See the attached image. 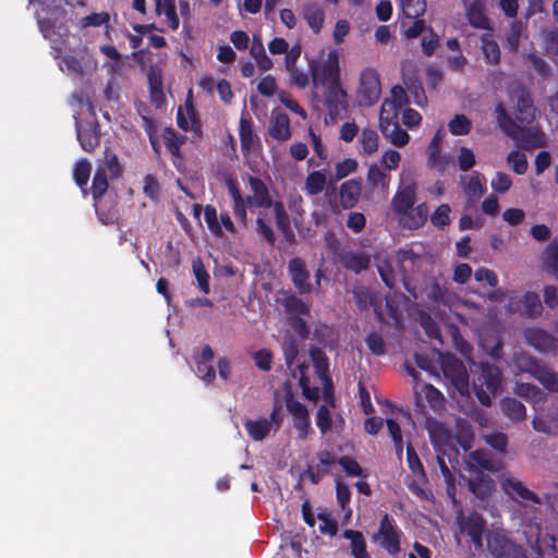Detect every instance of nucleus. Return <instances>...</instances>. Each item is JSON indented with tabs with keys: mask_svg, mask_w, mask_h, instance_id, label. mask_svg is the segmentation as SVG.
Returning a JSON list of instances; mask_svg holds the SVG:
<instances>
[{
	"mask_svg": "<svg viewBox=\"0 0 558 558\" xmlns=\"http://www.w3.org/2000/svg\"><path fill=\"white\" fill-rule=\"evenodd\" d=\"M228 190L233 201L234 216L244 225L247 222L246 210L259 209L256 223L258 233L269 243L275 242V234L266 222L267 211L274 215L279 230L286 232L290 220L281 201L274 199L267 185L255 177L248 178V194L243 197L236 184L228 183Z\"/></svg>",
	"mask_w": 558,
	"mask_h": 558,
	"instance_id": "1",
	"label": "nucleus"
},
{
	"mask_svg": "<svg viewBox=\"0 0 558 558\" xmlns=\"http://www.w3.org/2000/svg\"><path fill=\"white\" fill-rule=\"evenodd\" d=\"M400 185L391 198L390 208L403 228L418 229L426 222L429 208L426 203L415 205L416 183L411 178L410 171L403 169L400 173Z\"/></svg>",
	"mask_w": 558,
	"mask_h": 558,
	"instance_id": "2",
	"label": "nucleus"
},
{
	"mask_svg": "<svg viewBox=\"0 0 558 558\" xmlns=\"http://www.w3.org/2000/svg\"><path fill=\"white\" fill-rule=\"evenodd\" d=\"M416 259L417 256L411 251H399L390 258L385 253H379L376 265L385 284L393 289L399 281L405 284V277L413 270Z\"/></svg>",
	"mask_w": 558,
	"mask_h": 558,
	"instance_id": "3",
	"label": "nucleus"
},
{
	"mask_svg": "<svg viewBox=\"0 0 558 558\" xmlns=\"http://www.w3.org/2000/svg\"><path fill=\"white\" fill-rule=\"evenodd\" d=\"M497 122L500 129L508 135L522 143L525 148L542 147L546 144L545 135L535 126L524 129L515 124L507 114L502 105L496 108Z\"/></svg>",
	"mask_w": 558,
	"mask_h": 558,
	"instance_id": "4",
	"label": "nucleus"
},
{
	"mask_svg": "<svg viewBox=\"0 0 558 558\" xmlns=\"http://www.w3.org/2000/svg\"><path fill=\"white\" fill-rule=\"evenodd\" d=\"M500 385V371L496 366L482 364L481 373L473 381L474 390L478 401L483 405H490L492 398L496 396Z\"/></svg>",
	"mask_w": 558,
	"mask_h": 558,
	"instance_id": "5",
	"label": "nucleus"
},
{
	"mask_svg": "<svg viewBox=\"0 0 558 558\" xmlns=\"http://www.w3.org/2000/svg\"><path fill=\"white\" fill-rule=\"evenodd\" d=\"M438 354L444 376L450 381L452 388L461 396L469 395V374L464 364L451 354Z\"/></svg>",
	"mask_w": 558,
	"mask_h": 558,
	"instance_id": "6",
	"label": "nucleus"
},
{
	"mask_svg": "<svg viewBox=\"0 0 558 558\" xmlns=\"http://www.w3.org/2000/svg\"><path fill=\"white\" fill-rule=\"evenodd\" d=\"M312 80L317 88H325L340 82V65L336 50L329 51L320 63H310Z\"/></svg>",
	"mask_w": 558,
	"mask_h": 558,
	"instance_id": "7",
	"label": "nucleus"
},
{
	"mask_svg": "<svg viewBox=\"0 0 558 558\" xmlns=\"http://www.w3.org/2000/svg\"><path fill=\"white\" fill-rule=\"evenodd\" d=\"M428 430L430 438L438 451L437 461L440 468V471L447 483L451 482L452 475L450 473L449 468L447 466L444 457L448 456L449 460H451V447H452V438L449 430L439 423L430 422L428 424Z\"/></svg>",
	"mask_w": 558,
	"mask_h": 558,
	"instance_id": "8",
	"label": "nucleus"
},
{
	"mask_svg": "<svg viewBox=\"0 0 558 558\" xmlns=\"http://www.w3.org/2000/svg\"><path fill=\"white\" fill-rule=\"evenodd\" d=\"M500 485L511 499L524 507H530L532 517L535 518L536 507L542 505V499L536 493L529 489L522 481L512 476L504 477Z\"/></svg>",
	"mask_w": 558,
	"mask_h": 558,
	"instance_id": "9",
	"label": "nucleus"
},
{
	"mask_svg": "<svg viewBox=\"0 0 558 558\" xmlns=\"http://www.w3.org/2000/svg\"><path fill=\"white\" fill-rule=\"evenodd\" d=\"M515 363L521 372L531 374L547 390L558 393V374L546 366L539 365L533 357L522 354L517 356Z\"/></svg>",
	"mask_w": 558,
	"mask_h": 558,
	"instance_id": "10",
	"label": "nucleus"
},
{
	"mask_svg": "<svg viewBox=\"0 0 558 558\" xmlns=\"http://www.w3.org/2000/svg\"><path fill=\"white\" fill-rule=\"evenodd\" d=\"M39 29L46 39L53 44L63 41L68 37L69 29L65 25V12L58 7L51 12V16H38Z\"/></svg>",
	"mask_w": 558,
	"mask_h": 558,
	"instance_id": "11",
	"label": "nucleus"
},
{
	"mask_svg": "<svg viewBox=\"0 0 558 558\" xmlns=\"http://www.w3.org/2000/svg\"><path fill=\"white\" fill-rule=\"evenodd\" d=\"M357 99L363 106H373L380 97L381 86L378 73L373 69H364L360 74Z\"/></svg>",
	"mask_w": 558,
	"mask_h": 558,
	"instance_id": "12",
	"label": "nucleus"
},
{
	"mask_svg": "<svg viewBox=\"0 0 558 558\" xmlns=\"http://www.w3.org/2000/svg\"><path fill=\"white\" fill-rule=\"evenodd\" d=\"M86 110L89 118H87L85 121L78 117H75L76 132L77 140L80 141L82 148L86 151H92L95 147L98 146L100 134L98 131V125L95 121L94 112L92 111L89 105H86Z\"/></svg>",
	"mask_w": 558,
	"mask_h": 558,
	"instance_id": "13",
	"label": "nucleus"
},
{
	"mask_svg": "<svg viewBox=\"0 0 558 558\" xmlns=\"http://www.w3.org/2000/svg\"><path fill=\"white\" fill-rule=\"evenodd\" d=\"M374 541L391 555L400 551L399 531L388 514L381 518L379 530L374 536Z\"/></svg>",
	"mask_w": 558,
	"mask_h": 558,
	"instance_id": "14",
	"label": "nucleus"
},
{
	"mask_svg": "<svg viewBox=\"0 0 558 558\" xmlns=\"http://www.w3.org/2000/svg\"><path fill=\"white\" fill-rule=\"evenodd\" d=\"M286 407L292 416L293 426L298 432L300 439H305L311 432V420L307 408L295 400L291 395L286 399Z\"/></svg>",
	"mask_w": 558,
	"mask_h": 558,
	"instance_id": "15",
	"label": "nucleus"
},
{
	"mask_svg": "<svg viewBox=\"0 0 558 558\" xmlns=\"http://www.w3.org/2000/svg\"><path fill=\"white\" fill-rule=\"evenodd\" d=\"M324 101L332 119L348 109V94L341 82L323 88Z\"/></svg>",
	"mask_w": 558,
	"mask_h": 558,
	"instance_id": "16",
	"label": "nucleus"
},
{
	"mask_svg": "<svg viewBox=\"0 0 558 558\" xmlns=\"http://www.w3.org/2000/svg\"><path fill=\"white\" fill-rule=\"evenodd\" d=\"M278 412L279 409L275 408L269 417L246 421L244 426L247 434L256 441L265 439L271 430H276L280 426Z\"/></svg>",
	"mask_w": 558,
	"mask_h": 558,
	"instance_id": "17",
	"label": "nucleus"
},
{
	"mask_svg": "<svg viewBox=\"0 0 558 558\" xmlns=\"http://www.w3.org/2000/svg\"><path fill=\"white\" fill-rule=\"evenodd\" d=\"M414 395L416 404L422 410L427 405L435 412H440L445 409L446 399L441 391L430 384H423L415 386Z\"/></svg>",
	"mask_w": 558,
	"mask_h": 558,
	"instance_id": "18",
	"label": "nucleus"
},
{
	"mask_svg": "<svg viewBox=\"0 0 558 558\" xmlns=\"http://www.w3.org/2000/svg\"><path fill=\"white\" fill-rule=\"evenodd\" d=\"M460 532L470 536L475 549L482 550L484 547L482 534L485 529V520L477 513H470L464 517L459 515Z\"/></svg>",
	"mask_w": 558,
	"mask_h": 558,
	"instance_id": "19",
	"label": "nucleus"
},
{
	"mask_svg": "<svg viewBox=\"0 0 558 558\" xmlns=\"http://www.w3.org/2000/svg\"><path fill=\"white\" fill-rule=\"evenodd\" d=\"M487 550L496 558H509L514 545L502 531H489L486 535Z\"/></svg>",
	"mask_w": 558,
	"mask_h": 558,
	"instance_id": "20",
	"label": "nucleus"
},
{
	"mask_svg": "<svg viewBox=\"0 0 558 558\" xmlns=\"http://www.w3.org/2000/svg\"><path fill=\"white\" fill-rule=\"evenodd\" d=\"M58 65L59 69L68 75L83 77L88 71L96 68V62L92 58L82 61L73 56H64L59 61Z\"/></svg>",
	"mask_w": 558,
	"mask_h": 558,
	"instance_id": "21",
	"label": "nucleus"
},
{
	"mask_svg": "<svg viewBox=\"0 0 558 558\" xmlns=\"http://www.w3.org/2000/svg\"><path fill=\"white\" fill-rule=\"evenodd\" d=\"M162 71V64H150L147 70L150 99L156 107H160L165 102Z\"/></svg>",
	"mask_w": 558,
	"mask_h": 558,
	"instance_id": "22",
	"label": "nucleus"
},
{
	"mask_svg": "<svg viewBox=\"0 0 558 558\" xmlns=\"http://www.w3.org/2000/svg\"><path fill=\"white\" fill-rule=\"evenodd\" d=\"M289 274L294 287L300 293H308L312 291L313 287L310 281V272L302 259L296 257L290 260Z\"/></svg>",
	"mask_w": 558,
	"mask_h": 558,
	"instance_id": "23",
	"label": "nucleus"
},
{
	"mask_svg": "<svg viewBox=\"0 0 558 558\" xmlns=\"http://www.w3.org/2000/svg\"><path fill=\"white\" fill-rule=\"evenodd\" d=\"M524 337L530 345L541 352H547L556 348V339L547 331L539 328H527Z\"/></svg>",
	"mask_w": 558,
	"mask_h": 558,
	"instance_id": "24",
	"label": "nucleus"
},
{
	"mask_svg": "<svg viewBox=\"0 0 558 558\" xmlns=\"http://www.w3.org/2000/svg\"><path fill=\"white\" fill-rule=\"evenodd\" d=\"M269 134L272 138L284 142L291 137L289 117L281 111H272L269 125Z\"/></svg>",
	"mask_w": 558,
	"mask_h": 558,
	"instance_id": "25",
	"label": "nucleus"
},
{
	"mask_svg": "<svg viewBox=\"0 0 558 558\" xmlns=\"http://www.w3.org/2000/svg\"><path fill=\"white\" fill-rule=\"evenodd\" d=\"M178 125L185 132L198 131V122L196 118V111L193 107L191 97H187L183 106H180L177 114Z\"/></svg>",
	"mask_w": 558,
	"mask_h": 558,
	"instance_id": "26",
	"label": "nucleus"
},
{
	"mask_svg": "<svg viewBox=\"0 0 558 558\" xmlns=\"http://www.w3.org/2000/svg\"><path fill=\"white\" fill-rule=\"evenodd\" d=\"M468 1L469 0L463 2L470 24L476 28L487 29L489 27V20L484 13V4L482 0H475L471 3H468Z\"/></svg>",
	"mask_w": 558,
	"mask_h": 558,
	"instance_id": "27",
	"label": "nucleus"
},
{
	"mask_svg": "<svg viewBox=\"0 0 558 558\" xmlns=\"http://www.w3.org/2000/svg\"><path fill=\"white\" fill-rule=\"evenodd\" d=\"M485 178L477 172L461 177V184L465 195L470 199H477L484 192Z\"/></svg>",
	"mask_w": 558,
	"mask_h": 558,
	"instance_id": "28",
	"label": "nucleus"
},
{
	"mask_svg": "<svg viewBox=\"0 0 558 558\" xmlns=\"http://www.w3.org/2000/svg\"><path fill=\"white\" fill-rule=\"evenodd\" d=\"M308 368L305 364H296L292 369V375L299 378V385L302 389V395L308 401L316 403L319 399V390L317 387L310 386V379L305 374V371Z\"/></svg>",
	"mask_w": 558,
	"mask_h": 558,
	"instance_id": "29",
	"label": "nucleus"
},
{
	"mask_svg": "<svg viewBox=\"0 0 558 558\" xmlns=\"http://www.w3.org/2000/svg\"><path fill=\"white\" fill-rule=\"evenodd\" d=\"M466 464L470 470L481 468L490 472H497L500 469V462L492 459L486 451L482 450L470 453Z\"/></svg>",
	"mask_w": 558,
	"mask_h": 558,
	"instance_id": "30",
	"label": "nucleus"
},
{
	"mask_svg": "<svg viewBox=\"0 0 558 558\" xmlns=\"http://www.w3.org/2000/svg\"><path fill=\"white\" fill-rule=\"evenodd\" d=\"M361 195V183L356 180H349L341 184L339 196L343 208H352Z\"/></svg>",
	"mask_w": 558,
	"mask_h": 558,
	"instance_id": "31",
	"label": "nucleus"
},
{
	"mask_svg": "<svg viewBox=\"0 0 558 558\" xmlns=\"http://www.w3.org/2000/svg\"><path fill=\"white\" fill-rule=\"evenodd\" d=\"M535 109L530 96L521 90L517 96L515 119L520 123H530L534 119Z\"/></svg>",
	"mask_w": 558,
	"mask_h": 558,
	"instance_id": "32",
	"label": "nucleus"
},
{
	"mask_svg": "<svg viewBox=\"0 0 558 558\" xmlns=\"http://www.w3.org/2000/svg\"><path fill=\"white\" fill-rule=\"evenodd\" d=\"M359 149L363 155H374L379 148V136L375 130L365 128L359 136Z\"/></svg>",
	"mask_w": 558,
	"mask_h": 558,
	"instance_id": "33",
	"label": "nucleus"
},
{
	"mask_svg": "<svg viewBox=\"0 0 558 558\" xmlns=\"http://www.w3.org/2000/svg\"><path fill=\"white\" fill-rule=\"evenodd\" d=\"M303 17L313 33L318 34L325 21L324 10L316 4H307L303 9Z\"/></svg>",
	"mask_w": 558,
	"mask_h": 558,
	"instance_id": "34",
	"label": "nucleus"
},
{
	"mask_svg": "<svg viewBox=\"0 0 558 558\" xmlns=\"http://www.w3.org/2000/svg\"><path fill=\"white\" fill-rule=\"evenodd\" d=\"M327 184V177L322 171L315 170L306 175L304 191L308 196L322 193Z\"/></svg>",
	"mask_w": 558,
	"mask_h": 558,
	"instance_id": "35",
	"label": "nucleus"
},
{
	"mask_svg": "<svg viewBox=\"0 0 558 558\" xmlns=\"http://www.w3.org/2000/svg\"><path fill=\"white\" fill-rule=\"evenodd\" d=\"M514 392L534 405L545 402L546 400V395L532 384H517Z\"/></svg>",
	"mask_w": 558,
	"mask_h": 558,
	"instance_id": "36",
	"label": "nucleus"
},
{
	"mask_svg": "<svg viewBox=\"0 0 558 558\" xmlns=\"http://www.w3.org/2000/svg\"><path fill=\"white\" fill-rule=\"evenodd\" d=\"M240 141L243 151H250L256 145V136L253 132L252 121L244 114L240 120Z\"/></svg>",
	"mask_w": 558,
	"mask_h": 558,
	"instance_id": "37",
	"label": "nucleus"
},
{
	"mask_svg": "<svg viewBox=\"0 0 558 558\" xmlns=\"http://www.w3.org/2000/svg\"><path fill=\"white\" fill-rule=\"evenodd\" d=\"M400 108L393 105V102L387 101L386 99L381 104L379 113V129L386 131L388 126L398 123V114Z\"/></svg>",
	"mask_w": 558,
	"mask_h": 558,
	"instance_id": "38",
	"label": "nucleus"
},
{
	"mask_svg": "<svg viewBox=\"0 0 558 558\" xmlns=\"http://www.w3.org/2000/svg\"><path fill=\"white\" fill-rule=\"evenodd\" d=\"M279 302L284 307L286 312L291 316H298L308 313L310 306L302 299L293 294H284Z\"/></svg>",
	"mask_w": 558,
	"mask_h": 558,
	"instance_id": "39",
	"label": "nucleus"
},
{
	"mask_svg": "<svg viewBox=\"0 0 558 558\" xmlns=\"http://www.w3.org/2000/svg\"><path fill=\"white\" fill-rule=\"evenodd\" d=\"M156 12L165 15L169 26L175 31L179 27V17L175 12L174 0H156Z\"/></svg>",
	"mask_w": 558,
	"mask_h": 558,
	"instance_id": "40",
	"label": "nucleus"
},
{
	"mask_svg": "<svg viewBox=\"0 0 558 558\" xmlns=\"http://www.w3.org/2000/svg\"><path fill=\"white\" fill-rule=\"evenodd\" d=\"M482 51L487 62L497 64L500 60V49L492 34H484L481 38Z\"/></svg>",
	"mask_w": 558,
	"mask_h": 558,
	"instance_id": "41",
	"label": "nucleus"
},
{
	"mask_svg": "<svg viewBox=\"0 0 558 558\" xmlns=\"http://www.w3.org/2000/svg\"><path fill=\"white\" fill-rule=\"evenodd\" d=\"M504 413L513 421H522L526 417V409L523 403L513 399L506 398L501 401Z\"/></svg>",
	"mask_w": 558,
	"mask_h": 558,
	"instance_id": "42",
	"label": "nucleus"
},
{
	"mask_svg": "<svg viewBox=\"0 0 558 558\" xmlns=\"http://www.w3.org/2000/svg\"><path fill=\"white\" fill-rule=\"evenodd\" d=\"M367 182L375 189H381L386 191L389 186V175L381 167L374 163L368 168Z\"/></svg>",
	"mask_w": 558,
	"mask_h": 558,
	"instance_id": "43",
	"label": "nucleus"
},
{
	"mask_svg": "<svg viewBox=\"0 0 558 558\" xmlns=\"http://www.w3.org/2000/svg\"><path fill=\"white\" fill-rule=\"evenodd\" d=\"M343 537L350 539L351 550L354 558H366V544L361 532L353 530H345Z\"/></svg>",
	"mask_w": 558,
	"mask_h": 558,
	"instance_id": "44",
	"label": "nucleus"
},
{
	"mask_svg": "<svg viewBox=\"0 0 558 558\" xmlns=\"http://www.w3.org/2000/svg\"><path fill=\"white\" fill-rule=\"evenodd\" d=\"M457 435L452 438V447L453 449L454 442H458L464 450H468L471 447L472 440H473V432L469 423L459 420L457 422Z\"/></svg>",
	"mask_w": 558,
	"mask_h": 558,
	"instance_id": "45",
	"label": "nucleus"
},
{
	"mask_svg": "<svg viewBox=\"0 0 558 558\" xmlns=\"http://www.w3.org/2000/svg\"><path fill=\"white\" fill-rule=\"evenodd\" d=\"M402 13L408 19H417L426 11L425 0H399Z\"/></svg>",
	"mask_w": 558,
	"mask_h": 558,
	"instance_id": "46",
	"label": "nucleus"
},
{
	"mask_svg": "<svg viewBox=\"0 0 558 558\" xmlns=\"http://www.w3.org/2000/svg\"><path fill=\"white\" fill-rule=\"evenodd\" d=\"M523 312L531 318L538 317L542 314L543 305L537 293L526 292L523 295Z\"/></svg>",
	"mask_w": 558,
	"mask_h": 558,
	"instance_id": "47",
	"label": "nucleus"
},
{
	"mask_svg": "<svg viewBox=\"0 0 558 558\" xmlns=\"http://www.w3.org/2000/svg\"><path fill=\"white\" fill-rule=\"evenodd\" d=\"M449 132L456 136H462L470 133L472 129L471 120L464 114H456L448 123Z\"/></svg>",
	"mask_w": 558,
	"mask_h": 558,
	"instance_id": "48",
	"label": "nucleus"
},
{
	"mask_svg": "<svg viewBox=\"0 0 558 558\" xmlns=\"http://www.w3.org/2000/svg\"><path fill=\"white\" fill-rule=\"evenodd\" d=\"M381 133L392 145L398 147L405 146L410 141V135L404 130L400 129L398 123L388 126L387 130L381 131Z\"/></svg>",
	"mask_w": 558,
	"mask_h": 558,
	"instance_id": "49",
	"label": "nucleus"
},
{
	"mask_svg": "<svg viewBox=\"0 0 558 558\" xmlns=\"http://www.w3.org/2000/svg\"><path fill=\"white\" fill-rule=\"evenodd\" d=\"M543 266L558 277V243H551L543 253Z\"/></svg>",
	"mask_w": 558,
	"mask_h": 558,
	"instance_id": "50",
	"label": "nucleus"
},
{
	"mask_svg": "<svg viewBox=\"0 0 558 558\" xmlns=\"http://www.w3.org/2000/svg\"><path fill=\"white\" fill-rule=\"evenodd\" d=\"M469 487L477 497L484 499L493 492L494 482L489 476L483 475L478 481H470Z\"/></svg>",
	"mask_w": 558,
	"mask_h": 558,
	"instance_id": "51",
	"label": "nucleus"
},
{
	"mask_svg": "<svg viewBox=\"0 0 558 558\" xmlns=\"http://www.w3.org/2000/svg\"><path fill=\"white\" fill-rule=\"evenodd\" d=\"M343 260L345 267L355 272L365 270L369 266V258L363 253L347 254Z\"/></svg>",
	"mask_w": 558,
	"mask_h": 558,
	"instance_id": "52",
	"label": "nucleus"
},
{
	"mask_svg": "<svg viewBox=\"0 0 558 558\" xmlns=\"http://www.w3.org/2000/svg\"><path fill=\"white\" fill-rule=\"evenodd\" d=\"M93 196H94V199L95 202L98 201V198H100L104 193L107 191L108 189V182H107V175H106V170L104 168H98L95 175H94V179H93ZM95 207L96 209H98V204L95 203Z\"/></svg>",
	"mask_w": 558,
	"mask_h": 558,
	"instance_id": "53",
	"label": "nucleus"
},
{
	"mask_svg": "<svg viewBox=\"0 0 558 558\" xmlns=\"http://www.w3.org/2000/svg\"><path fill=\"white\" fill-rule=\"evenodd\" d=\"M193 274L196 278L199 290L207 294L209 293V275L205 270L204 264L201 259H194L192 264Z\"/></svg>",
	"mask_w": 558,
	"mask_h": 558,
	"instance_id": "54",
	"label": "nucleus"
},
{
	"mask_svg": "<svg viewBox=\"0 0 558 558\" xmlns=\"http://www.w3.org/2000/svg\"><path fill=\"white\" fill-rule=\"evenodd\" d=\"M507 163L509 165L511 170L517 174L525 173L529 165L526 156L519 150H512L508 154Z\"/></svg>",
	"mask_w": 558,
	"mask_h": 558,
	"instance_id": "55",
	"label": "nucleus"
},
{
	"mask_svg": "<svg viewBox=\"0 0 558 558\" xmlns=\"http://www.w3.org/2000/svg\"><path fill=\"white\" fill-rule=\"evenodd\" d=\"M162 140H163V143H165L166 147L168 148V150L173 156H179L180 147L183 143L182 137L180 135H178L174 132V130L166 129L162 133Z\"/></svg>",
	"mask_w": 558,
	"mask_h": 558,
	"instance_id": "56",
	"label": "nucleus"
},
{
	"mask_svg": "<svg viewBox=\"0 0 558 558\" xmlns=\"http://www.w3.org/2000/svg\"><path fill=\"white\" fill-rule=\"evenodd\" d=\"M450 207L447 204L439 205L430 215L432 223L437 228H444L450 223Z\"/></svg>",
	"mask_w": 558,
	"mask_h": 558,
	"instance_id": "57",
	"label": "nucleus"
},
{
	"mask_svg": "<svg viewBox=\"0 0 558 558\" xmlns=\"http://www.w3.org/2000/svg\"><path fill=\"white\" fill-rule=\"evenodd\" d=\"M92 165L86 159L80 160L75 163L73 177L77 185L84 186L90 175Z\"/></svg>",
	"mask_w": 558,
	"mask_h": 558,
	"instance_id": "58",
	"label": "nucleus"
},
{
	"mask_svg": "<svg viewBox=\"0 0 558 558\" xmlns=\"http://www.w3.org/2000/svg\"><path fill=\"white\" fill-rule=\"evenodd\" d=\"M389 434L395 444L396 453L398 458H401L403 451V440L399 424L393 418H387L386 421Z\"/></svg>",
	"mask_w": 558,
	"mask_h": 558,
	"instance_id": "59",
	"label": "nucleus"
},
{
	"mask_svg": "<svg viewBox=\"0 0 558 558\" xmlns=\"http://www.w3.org/2000/svg\"><path fill=\"white\" fill-rule=\"evenodd\" d=\"M205 221L208 229L217 236L222 235L221 225L218 219L217 210L214 206L207 205L204 209Z\"/></svg>",
	"mask_w": 558,
	"mask_h": 558,
	"instance_id": "60",
	"label": "nucleus"
},
{
	"mask_svg": "<svg viewBox=\"0 0 558 558\" xmlns=\"http://www.w3.org/2000/svg\"><path fill=\"white\" fill-rule=\"evenodd\" d=\"M311 357L315 366V371L320 380L328 379V363L320 350H312Z\"/></svg>",
	"mask_w": 558,
	"mask_h": 558,
	"instance_id": "61",
	"label": "nucleus"
},
{
	"mask_svg": "<svg viewBox=\"0 0 558 558\" xmlns=\"http://www.w3.org/2000/svg\"><path fill=\"white\" fill-rule=\"evenodd\" d=\"M407 456H408V464L410 470L412 471L413 475L417 477L420 481H425V472L423 469V465L414 451L412 446H408L407 448Z\"/></svg>",
	"mask_w": 558,
	"mask_h": 558,
	"instance_id": "62",
	"label": "nucleus"
},
{
	"mask_svg": "<svg viewBox=\"0 0 558 558\" xmlns=\"http://www.w3.org/2000/svg\"><path fill=\"white\" fill-rule=\"evenodd\" d=\"M357 168V161L352 158L343 159L342 161H339L335 166V179L341 180L349 174L355 172Z\"/></svg>",
	"mask_w": 558,
	"mask_h": 558,
	"instance_id": "63",
	"label": "nucleus"
},
{
	"mask_svg": "<svg viewBox=\"0 0 558 558\" xmlns=\"http://www.w3.org/2000/svg\"><path fill=\"white\" fill-rule=\"evenodd\" d=\"M512 185L511 178L505 172H497L492 181L490 186L497 193H506Z\"/></svg>",
	"mask_w": 558,
	"mask_h": 558,
	"instance_id": "64",
	"label": "nucleus"
}]
</instances>
